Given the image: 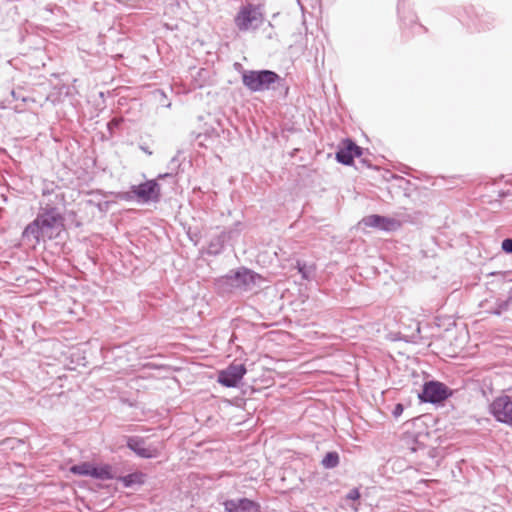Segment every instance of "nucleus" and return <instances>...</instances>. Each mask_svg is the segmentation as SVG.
<instances>
[{
  "label": "nucleus",
  "mask_w": 512,
  "mask_h": 512,
  "mask_svg": "<svg viewBox=\"0 0 512 512\" xmlns=\"http://www.w3.org/2000/svg\"><path fill=\"white\" fill-rule=\"evenodd\" d=\"M11 97L14 100H21L22 102H25V100H26V98L22 95L21 91L12 90L11 91Z\"/></svg>",
  "instance_id": "24"
},
{
  "label": "nucleus",
  "mask_w": 512,
  "mask_h": 512,
  "mask_svg": "<svg viewBox=\"0 0 512 512\" xmlns=\"http://www.w3.org/2000/svg\"><path fill=\"white\" fill-rule=\"evenodd\" d=\"M127 447L141 458H155L159 454L155 446H146L145 439L139 436L128 437Z\"/></svg>",
  "instance_id": "11"
},
{
  "label": "nucleus",
  "mask_w": 512,
  "mask_h": 512,
  "mask_svg": "<svg viewBox=\"0 0 512 512\" xmlns=\"http://www.w3.org/2000/svg\"><path fill=\"white\" fill-rule=\"evenodd\" d=\"M169 176H172V174L171 173L159 174L158 175V179H163V178H166V177H169Z\"/></svg>",
  "instance_id": "26"
},
{
  "label": "nucleus",
  "mask_w": 512,
  "mask_h": 512,
  "mask_svg": "<svg viewBox=\"0 0 512 512\" xmlns=\"http://www.w3.org/2000/svg\"><path fill=\"white\" fill-rule=\"evenodd\" d=\"M340 458L336 451L328 452L321 461V464L326 469H333L339 465Z\"/></svg>",
  "instance_id": "16"
},
{
  "label": "nucleus",
  "mask_w": 512,
  "mask_h": 512,
  "mask_svg": "<svg viewBox=\"0 0 512 512\" xmlns=\"http://www.w3.org/2000/svg\"><path fill=\"white\" fill-rule=\"evenodd\" d=\"M419 448H420V446H412L410 448V450H411L412 453H414V452L418 451ZM421 448L424 449V446H421Z\"/></svg>",
  "instance_id": "28"
},
{
  "label": "nucleus",
  "mask_w": 512,
  "mask_h": 512,
  "mask_svg": "<svg viewBox=\"0 0 512 512\" xmlns=\"http://www.w3.org/2000/svg\"><path fill=\"white\" fill-rule=\"evenodd\" d=\"M280 80V76L274 71L259 70L245 71L242 74V82L252 92L269 90L272 84Z\"/></svg>",
  "instance_id": "2"
},
{
  "label": "nucleus",
  "mask_w": 512,
  "mask_h": 512,
  "mask_svg": "<svg viewBox=\"0 0 512 512\" xmlns=\"http://www.w3.org/2000/svg\"><path fill=\"white\" fill-rule=\"evenodd\" d=\"M257 279H260V276L257 273H254L247 268H240L236 271H230V273L224 276L221 281L229 285L231 288L248 291L255 286Z\"/></svg>",
  "instance_id": "4"
},
{
  "label": "nucleus",
  "mask_w": 512,
  "mask_h": 512,
  "mask_svg": "<svg viewBox=\"0 0 512 512\" xmlns=\"http://www.w3.org/2000/svg\"><path fill=\"white\" fill-rule=\"evenodd\" d=\"M232 234H233V231L222 232L218 237V241L223 243V242L229 240L232 237Z\"/></svg>",
  "instance_id": "23"
},
{
  "label": "nucleus",
  "mask_w": 512,
  "mask_h": 512,
  "mask_svg": "<svg viewBox=\"0 0 512 512\" xmlns=\"http://www.w3.org/2000/svg\"><path fill=\"white\" fill-rule=\"evenodd\" d=\"M64 195L61 189L54 183H47L44 185L42 191V200L40 201V209L47 211L49 209L55 212H61L60 206L64 205Z\"/></svg>",
  "instance_id": "6"
},
{
  "label": "nucleus",
  "mask_w": 512,
  "mask_h": 512,
  "mask_svg": "<svg viewBox=\"0 0 512 512\" xmlns=\"http://www.w3.org/2000/svg\"><path fill=\"white\" fill-rule=\"evenodd\" d=\"M227 512H259L260 505L248 498L229 499L224 503Z\"/></svg>",
  "instance_id": "12"
},
{
  "label": "nucleus",
  "mask_w": 512,
  "mask_h": 512,
  "mask_svg": "<svg viewBox=\"0 0 512 512\" xmlns=\"http://www.w3.org/2000/svg\"><path fill=\"white\" fill-rule=\"evenodd\" d=\"M141 150L144 151L146 154L148 155H151L152 152L147 148V147H144V146H140Z\"/></svg>",
  "instance_id": "27"
},
{
  "label": "nucleus",
  "mask_w": 512,
  "mask_h": 512,
  "mask_svg": "<svg viewBox=\"0 0 512 512\" xmlns=\"http://www.w3.org/2000/svg\"><path fill=\"white\" fill-rule=\"evenodd\" d=\"M362 222L365 226L379 228L384 231H392L399 226L397 220L376 214L365 217Z\"/></svg>",
  "instance_id": "13"
},
{
  "label": "nucleus",
  "mask_w": 512,
  "mask_h": 512,
  "mask_svg": "<svg viewBox=\"0 0 512 512\" xmlns=\"http://www.w3.org/2000/svg\"><path fill=\"white\" fill-rule=\"evenodd\" d=\"M140 476L138 474H129L125 477H123L122 481L124 483L125 487H130L135 483H139Z\"/></svg>",
  "instance_id": "19"
},
{
  "label": "nucleus",
  "mask_w": 512,
  "mask_h": 512,
  "mask_svg": "<svg viewBox=\"0 0 512 512\" xmlns=\"http://www.w3.org/2000/svg\"><path fill=\"white\" fill-rule=\"evenodd\" d=\"M63 226L61 212L39 210L37 217L24 229L23 238L34 239L36 243L55 238Z\"/></svg>",
  "instance_id": "1"
},
{
  "label": "nucleus",
  "mask_w": 512,
  "mask_h": 512,
  "mask_svg": "<svg viewBox=\"0 0 512 512\" xmlns=\"http://www.w3.org/2000/svg\"><path fill=\"white\" fill-rule=\"evenodd\" d=\"M263 13L259 6L247 4L242 6L235 17V24L240 31L256 29L263 23Z\"/></svg>",
  "instance_id": "3"
},
{
  "label": "nucleus",
  "mask_w": 512,
  "mask_h": 512,
  "mask_svg": "<svg viewBox=\"0 0 512 512\" xmlns=\"http://www.w3.org/2000/svg\"><path fill=\"white\" fill-rule=\"evenodd\" d=\"M244 364L232 363L226 369L219 372L218 382L225 387H236L246 374Z\"/></svg>",
  "instance_id": "9"
},
{
  "label": "nucleus",
  "mask_w": 512,
  "mask_h": 512,
  "mask_svg": "<svg viewBox=\"0 0 512 512\" xmlns=\"http://www.w3.org/2000/svg\"><path fill=\"white\" fill-rule=\"evenodd\" d=\"M451 395L450 389L438 381H429L423 385L419 398L426 403H439L446 400Z\"/></svg>",
  "instance_id": "7"
},
{
  "label": "nucleus",
  "mask_w": 512,
  "mask_h": 512,
  "mask_svg": "<svg viewBox=\"0 0 512 512\" xmlns=\"http://www.w3.org/2000/svg\"><path fill=\"white\" fill-rule=\"evenodd\" d=\"M346 498H347L348 500H353V501L358 500V499L360 498V492H359V490H358L357 488H353V489H351V490L348 492V494L346 495Z\"/></svg>",
  "instance_id": "22"
},
{
  "label": "nucleus",
  "mask_w": 512,
  "mask_h": 512,
  "mask_svg": "<svg viewBox=\"0 0 512 512\" xmlns=\"http://www.w3.org/2000/svg\"><path fill=\"white\" fill-rule=\"evenodd\" d=\"M489 412L496 421L512 428V396L496 397L489 405Z\"/></svg>",
  "instance_id": "5"
},
{
  "label": "nucleus",
  "mask_w": 512,
  "mask_h": 512,
  "mask_svg": "<svg viewBox=\"0 0 512 512\" xmlns=\"http://www.w3.org/2000/svg\"><path fill=\"white\" fill-rule=\"evenodd\" d=\"M403 411V406L401 404H397L394 411H393V414L395 416H399Z\"/></svg>",
  "instance_id": "25"
},
{
  "label": "nucleus",
  "mask_w": 512,
  "mask_h": 512,
  "mask_svg": "<svg viewBox=\"0 0 512 512\" xmlns=\"http://www.w3.org/2000/svg\"><path fill=\"white\" fill-rule=\"evenodd\" d=\"M502 250L506 253H512V238H506L502 241Z\"/></svg>",
  "instance_id": "20"
},
{
  "label": "nucleus",
  "mask_w": 512,
  "mask_h": 512,
  "mask_svg": "<svg viewBox=\"0 0 512 512\" xmlns=\"http://www.w3.org/2000/svg\"><path fill=\"white\" fill-rule=\"evenodd\" d=\"M362 148L358 146L353 140L345 139L336 152V160L344 165H351L355 157L362 155Z\"/></svg>",
  "instance_id": "10"
},
{
  "label": "nucleus",
  "mask_w": 512,
  "mask_h": 512,
  "mask_svg": "<svg viewBox=\"0 0 512 512\" xmlns=\"http://www.w3.org/2000/svg\"><path fill=\"white\" fill-rule=\"evenodd\" d=\"M92 466L93 465L91 463L84 462V463H81V464L73 465L70 468V471L73 474H76V475L90 476Z\"/></svg>",
  "instance_id": "17"
},
{
  "label": "nucleus",
  "mask_w": 512,
  "mask_h": 512,
  "mask_svg": "<svg viewBox=\"0 0 512 512\" xmlns=\"http://www.w3.org/2000/svg\"><path fill=\"white\" fill-rule=\"evenodd\" d=\"M91 477L99 480H110L113 479L114 475L112 468L109 465L92 466Z\"/></svg>",
  "instance_id": "14"
},
{
  "label": "nucleus",
  "mask_w": 512,
  "mask_h": 512,
  "mask_svg": "<svg viewBox=\"0 0 512 512\" xmlns=\"http://www.w3.org/2000/svg\"><path fill=\"white\" fill-rule=\"evenodd\" d=\"M509 308V301H501L496 304L494 308L490 310V313L494 315H501L502 312L507 311Z\"/></svg>",
  "instance_id": "18"
},
{
  "label": "nucleus",
  "mask_w": 512,
  "mask_h": 512,
  "mask_svg": "<svg viewBox=\"0 0 512 512\" xmlns=\"http://www.w3.org/2000/svg\"><path fill=\"white\" fill-rule=\"evenodd\" d=\"M121 122L122 120L118 118H113L111 121L108 122L107 128L111 134L113 133L114 129L118 128Z\"/></svg>",
  "instance_id": "21"
},
{
  "label": "nucleus",
  "mask_w": 512,
  "mask_h": 512,
  "mask_svg": "<svg viewBox=\"0 0 512 512\" xmlns=\"http://www.w3.org/2000/svg\"><path fill=\"white\" fill-rule=\"evenodd\" d=\"M132 192L143 202H158L161 197V188L156 180L134 185Z\"/></svg>",
  "instance_id": "8"
},
{
  "label": "nucleus",
  "mask_w": 512,
  "mask_h": 512,
  "mask_svg": "<svg viewBox=\"0 0 512 512\" xmlns=\"http://www.w3.org/2000/svg\"><path fill=\"white\" fill-rule=\"evenodd\" d=\"M297 270L305 280H310L314 277L316 266L315 264H307L306 262L297 261Z\"/></svg>",
  "instance_id": "15"
}]
</instances>
